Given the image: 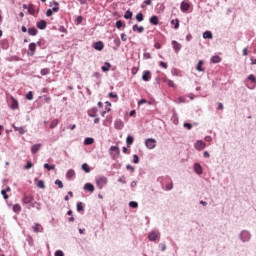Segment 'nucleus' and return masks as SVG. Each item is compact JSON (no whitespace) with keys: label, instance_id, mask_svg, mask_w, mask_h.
I'll return each mask as SVG.
<instances>
[{"label":"nucleus","instance_id":"obj_1","mask_svg":"<svg viewBox=\"0 0 256 256\" xmlns=\"http://www.w3.org/2000/svg\"><path fill=\"white\" fill-rule=\"evenodd\" d=\"M239 239L242 243H249V241H251V232L247 230H242L239 233Z\"/></svg>","mask_w":256,"mask_h":256},{"label":"nucleus","instance_id":"obj_2","mask_svg":"<svg viewBox=\"0 0 256 256\" xmlns=\"http://www.w3.org/2000/svg\"><path fill=\"white\" fill-rule=\"evenodd\" d=\"M110 156L115 161L121 155V149H119V146H111L110 149Z\"/></svg>","mask_w":256,"mask_h":256},{"label":"nucleus","instance_id":"obj_3","mask_svg":"<svg viewBox=\"0 0 256 256\" xmlns=\"http://www.w3.org/2000/svg\"><path fill=\"white\" fill-rule=\"evenodd\" d=\"M107 183H109V180L105 176H98L96 178V185H97L98 189H103V187H105V185H107Z\"/></svg>","mask_w":256,"mask_h":256},{"label":"nucleus","instance_id":"obj_4","mask_svg":"<svg viewBox=\"0 0 256 256\" xmlns=\"http://www.w3.org/2000/svg\"><path fill=\"white\" fill-rule=\"evenodd\" d=\"M160 237H161V232H159V230H152V231L148 234V241L155 242V241H157V239H159Z\"/></svg>","mask_w":256,"mask_h":256},{"label":"nucleus","instance_id":"obj_5","mask_svg":"<svg viewBox=\"0 0 256 256\" xmlns=\"http://www.w3.org/2000/svg\"><path fill=\"white\" fill-rule=\"evenodd\" d=\"M145 145L147 149H155V147H157V140L154 138H147L145 140Z\"/></svg>","mask_w":256,"mask_h":256},{"label":"nucleus","instance_id":"obj_6","mask_svg":"<svg viewBox=\"0 0 256 256\" xmlns=\"http://www.w3.org/2000/svg\"><path fill=\"white\" fill-rule=\"evenodd\" d=\"M205 147H207V144H205V142L203 140H197L194 143V148L196 149V151H203V149H205Z\"/></svg>","mask_w":256,"mask_h":256},{"label":"nucleus","instance_id":"obj_7","mask_svg":"<svg viewBox=\"0 0 256 256\" xmlns=\"http://www.w3.org/2000/svg\"><path fill=\"white\" fill-rule=\"evenodd\" d=\"M193 169L197 175H203V167L199 163H194Z\"/></svg>","mask_w":256,"mask_h":256},{"label":"nucleus","instance_id":"obj_8","mask_svg":"<svg viewBox=\"0 0 256 256\" xmlns=\"http://www.w3.org/2000/svg\"><path fill=\"white\" fill-rule=\"evenodd\" d=\"M10 109H12L13 111H15V109H19V101H17V99H15V97H11V105H10Z\"/></svg>","mask_w":256,"mask_h":256},{"label":"nucleus","instance_id":"obj_9","mask_svg":"<svg viewBox=\"0 0 256 256\" xmlns=\"http://www.w3.org/2000/svg\"><path fill=\"white\" fill-rule=\"evenodd\" d=\"M93 48H94L96 51H103V49L105 48V45L103 44V42L98 41V42H95V43L93 44Z\"/></svg>","mask_w":256,"mask_h":256},{"label":"nucleus","instance_id":"obj_10","mask_svg":"<svg viewBox=\"0 0 256 256\" xmlns=\"http://www.w3.org/2000/svg\"><path fill=\"white\" fill-rule=\"evenodd\" d=\"M36 27H38V29H40L41 31L47 29V21L40 20L39 22L36 23Z\"/></svg>","mask_w":256,"mask_h":256},{"label":"nucleus","instance_id":"obj_11","mask_svg":"<svg viewBox=\"0 0 256 256\" xmlns=\"http://www.w3.org/2000/svg\"><path fill=\"white\" fill-rule=\"evenodd\" d=\"M172 47L175 51V53H179L181 51V44L179 42H177L176 40L172 41Z\"/></svg>","mask_w":256,"mask_h":256},{"label":"nucleus","instance_id":"obj_12","mask_svg":"<svg viewBox=\"0 0 256 256\" xmlns=\"http://www.w3.org/2000/svg\"><path fill=\"white\" fill-rule=\"evenodd\" d=\"M42 144L38 143V144H34L31 147V153L32 155H35L37 152H39L41 150Z\"/></svg>","mask_w":256,"mask_h":256},{"label":"nucleus","instance_id":"obj_13","mask_svg":"<svg viewBox=\"0 0 256 256\" xmlns=\"http://www.w3.org/2000/svg\"><path fill=\"white\" fill-rule=\"evenodd\" d=\"M35 49H37V44L36 43H30L29 44V51L30 53H28V55H30V57H33V55H35Z\"/></svg>","mask_w":256,"mask_h":256},{"label":"nucleus","instance_id":"obj_14","mask_svg":"<svg viewBox=\"0 0 256 256\" xmlns=\"http://www.w3.org/2000/svg\"><path fill=\"white\" fill-rule=\"evenodd\" d=\"M125 126V124L121 121V119H117L115 121L114 127L115 129H117L118 131H121V129H123V127Z\"/></svg>","mask_w":256,"mask_h":256},{"label":"nucleus","instance_id":"obj_15","mask_svg":"<svg viewBox=\"0 0 256 256\" xmlns=\"http://www.w3.org/2000/svg\"><path fill=\"white\" fill-rule=\"evenodd\" d=\"M142 80L143 81H151V71L146 70L144 71L143 75H142Z\"/></svg>","mask_w":256,"mask_h":256},{"label":"nucleus","instance_id":"obj_16","mask_svg":"<svg viewBox=\"0 0 256 256\" xmlns=\"http://www.w3.org/2000/svg\"><path fill=\"white\" fill-rule=\"evenodd\" d=\"M149 22L151 25H159V17H157L156 15L154 16H151L150 19H149Z\"/></svg>","mask_w":256,"mask_h":256},{"label":"nucleus","instance_id":"obj_17","mask_svg":"<svg viewBox=\"0 0 256 256\" xmlns=\"http://www.w3.org/2000/svg\"><path fill=\"white\" fill-rule=\"evenodd\" d=\"M33 201H35V198L33 196H24V198H23V203L25 205H29Z\"/></svg>","mask_w":256,"mask_h":256},{"label":"nucleus","instance_id":"obj_18","mask_svg":"<svg viewBox=\"0 0 256 256\" xmlns=\"http://www.w3.org/2000/svg\"><path fill=\"white\" fill-rule=\"evenodd\" d=\"M84 191H89L90 193H93V191H95V186H93V184L91 183H86L84 185Z\"/></svg>","mask_w":256,"mask_h":256},{"label":"nucleus","instance_id":"obj_19","mask_svg":"<svg viewBox=\"0 0 256 256\" xmlns=\"http://www.w3.org/2000/svg\"><path fill=\"white\" fill-rule=\"evenodd\" d=\"M113 43H114V47H113V50L114 51H117V49H119V47H121V39H119V37H116L114 40H113Z\"/></svg>","mask_w":256,"mask_h":256},{"label":"nucleus","instance_id":"obj_20","mask_svg":"<svg viewBox=\"0 0 256 256\" xmlns=\"http://www.w3.org/2000/svg\"><path fill=\"white\" fill-rule=\"evenodd\" d=\"M50 5H54V7L51 9L52 13H58L59 12V2L52 1V2H50Z\"/></svg>","mask_w":256,"mask_h":256},{"label":"nucleus","instance_id":"obj_21","mask_svg":"<svg viewBox=\"0 0 256 256\" xmlns=\"http://www.w3.org/2000/svg\"><path fill=\"white\" fill-rule=\"evenodd\" d=\"M99 110L97 109V107H93V108H91V109H89L88 110V115L90 116V117H97V112H98Z\"/></svg>","mask_w":256,"mask_h":256},{"label":"nucleus","instance_id":"obj_22","mask_svg":"<svg viewBox=\"0 0 256 256\" xmlns=\"http://www.w3.org/2000/svg\"><path fill=\"white\" fill-rule=\"evenodd\" d=\"M132 31H137L139 33H143L145 31V28L143 26H139L137 24L133 25Z\"/></svg>","mask_w":256,"mask_h":256},{"label":"nucleus","instance_id":"obj_23","mask_svg":"<svg viewBox=\"0 0 256 256\" xmlns=\"http://www.w3.org/2000/svg\"><path fill=\"white\" fill-rule=\"evenodd\" d=\"M109 69H111V63L109 62H105L104 65L101 67V70L103 71V73H107Z\"/></svg>","mask_w":256,"mask_h":256},{"label":"nucleus","instance_id":"obj_24","mask_svg":"<svg viewBox=\"0 0 256 256\" xmlns=\"http://www.w3.org/2000/svg\"><path fill=\"white\" fill-rule=\"evenodd\" d=\"M38 31L35 27L28 28V35H31L32 37H35L37 35Z\"/></svg>","mask_w":256,"mask_h":256},{"label":"nucleus","instance_id":"obj_25","mask_svg":"<svg viewBox=\"0 0 256 256\" xmlns=\"http://www.w3.org/2000/svg\"><path fill=\"white\" fill-rule=\"evenodd\" d=\"M196 71H199L200 73H203V71H205L203 69V60H199L197 65H196Z\"/></svg>","mask_w":256,"mask_h":256},{"label":"nucleus","instance_id":"obj_26","mask_svg":"<svg viewBox=\"0 0 256 256\" xmlns=\"http://www.w3.org/2000/svg\"><path fill=\"white\" fill-rule=\"evenodd\" d=\"M75 177V170L69 169L66 173V179H73Z\"/></svg>","mask_w":256,"mask_h":256},{"label":"nucleus","instance_id":"obj_27","mask_svg":"<svg viewBox=\"0 0 256 256\" xmlns=\"http://www.w3.org/2000/svg\"><path fill=\"white\" fill-rule=\"evenodd\" d=\"M180 9L183 13H186V11L189 9V3L182 2L180 5Z\"/></svg>","mask_w":256,"mask_h":256},{"label":"nucleus","instance_id":"obj_28","mask_svg":"<svg viewBox=\"0 0 256 256\" xmlns=\"http://www.w3.org/2000/svg\"><path fill=\"white\" fill-rule=\"evenodd\" d=\"M203 39H213V32L211 31H205L203 33Z\"/></svg>","mask_w":256,"mask_h":256},{"label":"nucleus","instance_id":"obj_29","mask_svg":"<svg viewBox=\"0 0 256 256\" xmlns=\"http://www.w3.org/2000/svg\"><path fill=\"white\" fill-rule=\"evenodd\" d=\"M93 143H95V139L92 137L85 138L84 140V145H93Z\"/></svg>","mask_w":256,"mask_h":256},{"label":"nucleus","instance_id":"obj_30","mask_svg":"<svg viewBox=\"0 0 256 256\" xmlns=\"http://www.w3.org/2000/svg\"><path fill=\"white\" fill-rule=\"evenodd\" d=\"M134 138L131 135H128L126 138L127 147H131L133 145Z\"/></svg>","mask_w":256,"mask_h":256},{"label":"nucleus","instance_id":"obj_31","mask_svg":"<svg viewBox=\"0 0 256 256\" xmlns=\"http://www.w3.org/2000/svg\"><path fill=\"white\" fill-rule=\"evenodd\" d=\"M32 229L34 231V233H40L41 232V224H35L32 226Z\"/></svg>","mask_w":256,"mask_h":256},{"label":"nucleus","instance_id":"obj_32","mask_svg":"<svg viewBox=\"0 0 256 256\" xmlns=\"http://www.w3.org/2000/svg\"><path fill=\"white\" fill-rule=\"evenodd\" d=\"M44 169H47V171H53L55 170V165L54 164H44Z\"/></svg>","mask_w":256,"mask_h":256},{"label":"nucleus","instance_id":"obj_33","mask_svg":"<svg viewBox=\"0 0 256 256\" xmlns=\"http://www.w3.org/2000/svg\"><path fill=\"white\" fill-rule=\"evenodd\" d=\"M124 19H133V12H131V10H127L124 14Z\"/></svg>","mask_w":256,"mask_h":256},{"label":"nucleus","instance_id":"obj_34","mask_svg":"<svg viewBox=\"0 0 256 256\" xmlns=\"http://www.w3.org/2000/svg\"><path fill=\"white\" fill-rule=\"evenodd\" d=\"M81 167L85 173H91V168H89V165L87 163L82 164Z\"/></svg>","mask_w":256,"mask_h":256},{"label":"nucleus","instance_id":"obj_35","mask_svg":"<svg viewBox=\"0 0 256 256\" xmlns=\"http://www.w3.org/2000/svg\"><path fill=\"white\" fill-rule=\"evenodd\" d=\"M211 63H221V57H219V56H212Z\"/></svg>","mask_w":256,"mask_h":256},{"label":"nucleus","instance_id":"obj_36","mask_svg":"<svg viewBox=\"0 0 256 256\" xmlns=\"http://www.w3.org/2000/svg\"><path fill=\"white\" fill-rule=\"evenodd\" d=\"M57 125H59V120H57V119L52 120V122L50 124V129H55V127H57Z\"/></svg>","mask_w":256,"mask_h":256},{"label":"nucleus","instance_id":"obj_37","mask_svg":"<svg viewBox=\"0 0 256 256\" xmlns=\"http://www.w3.org/2000/svg\"><path fill=\"white\" fill-rule=\"evenodd\" d=\"M121 27H125V22L121 20L116 21V29H121Z\"/></svg>","mask_w":256,"mask_h":256},{"label":"nucleus","instance_id":"obj_38","mask_svg":"<svg viewBox=\"0 0 256 256\" xmlns=\"http://www.w3.org/2000/svg\"><path fill=\"white\" fill-rule=\"evenodd\" d=\"M13 211H14V213H21V205L15 204L13 206Z\"/></svg>","mask_w":256,"mask_h":256},{"label":"nucleus","instance_id":"obj_39","mask_svg":"<svg viewBox=\"0 0 256 256\" xmlns=\"http://www.w3.org/2000/svg\"><path fill=\"white\" fill-rule=\"evenodd\" d=\"M36 185L39 189H45V182L43 180H38Z\"/></svg>","mask_w":256,"mask_h":256},{"label":"nucleus","instance_id":"obj_40","mask_svg":"<svg viewBox=\"0 0 256 256\" xmlns=\"http://www.w3.org/2000/svg\"><path fill=\"white\" fill-rule=\"evenodd\" d=\"M129 207H131L132 209H137V207H139V203H137L136 201H130Z\"/></svg>","mask_w":256,"mask_h":256},{"label":"nucleus","instance_id":"obj_41","mask_svg":"<svg viewBox=\"0 0 256 256\" xmlns=\"http://www.w3.org/2000/svg\"><path fill=\"white\" fill-rule=\"evenodd\" d=\"M144 19V16H143V13L139 12L137 15H136V20L138 21V23H141Z\"/></svg>","mask_w":256,"mask_h":256},{"label":"nucleus","instance_id":"obj_42","mask_svg":"<svg viewBox=\"0 0 256 256\" xmlns=\"http://www.w3.org/2000/svg\"><path fill=\"white\" fill-rule=\"evenodd\" d=\"M183 127H185V129H188V131H191L193 129V125L187 122L183 124Z\"/></svg>","mask_w":256,"mask_h":256},{"label":"nucleus","instance_id":"obj_43","mask_svg":"<svg viewBox=\"0 0 256 256\" xmlns=\"http://www.w3.org/2000/svg\"><path fill=\"white\" fill-rule=\"evenodd\" d=\"M76 207L78 213H81V211H83V202H78Z\"/></svg>","mask_w":256,"mask_h":256},{"label":"nucleus","instance_id":"obj_44","mask_svg":"<svg viewBox=\"0 0 256 256\" xmlns=\"http://www.w3.org/2000/svg\"><path fill=\"white\" fill-rule=\"evenodd\" d=\"M118 183H122V185L127 184V180H125V176H121L118 178Z\"/></svg>","mask_w":256,"mask_h":256},{"label":"nucleus","instance_id":"obj_45","mask_svg":"<svg viewBox=\"0 0 256 256\" xmlns=\"http://www.w3.org/2000/svg\"><path fill=\"white\" fill-rule=\"evenodd\" d=\"M248 81H251V83H256L255 75L253 74L248 75Z\"/></svg>","mask_w":256,"mask_h":256},{"label":"nucleus","instance_id":"obj_46","mask_svg":"<svg viewBox=\"0 0 256 256\" xmlns=\"http://www.w3.org/2000/svg\"><path fill=\"white\" fill-rule=\"evenodd\" d=\"M49 68H43L41 71H40V73H41V75H43V76H45V75H49Z\"/></svg>","mask_w":256,"mask_h":256},{"label":"nucleus","instance_id":"obj_47","mask_svg":"<svg viewBox=\"0 0 256 256\" xmlns=\"http://www.w3.org/2000/svg\"><path fill=\"white\" fill-rule=\"evenodd\" d=\"M171 24L174 25V28L175 29H179V20H172L171 21Z\"/></svg>","mask_w":256,"mask_h":256},{"label":"nucleus","instance_id":"obj_48","mask_svg":"<svg viewBox=\"0 0 256 256\" xmlns=\"http://www.w3.org/2000/svg\"><path fill=\"white\" fill-rule=\"evenodd\" d=\"M26 99L28 100V101H33V92H28L27 94H26Z\"/></svg>","mask_w":256,"mask_h":256},{"label":"nucleus","instance_id":"obj_49","mask_svg":"<svg viewBox=\"0 0 256 256\" xmlns=\"http://www.w3.org/2000/svg\"><path fill=\"white\" fill-rule=\"evenodd\" d=\"M33 167V163L31 161H27L26 165L24 166V169L29 170Z\"/></svg>","mask_w":256,"mask_h":256},{"label":"nucleus","instance_id":"obj_50","mask_svg":"<svg viewBox=\"0 0 256 256\" xmlns=\"http://www.w3.org/2000/svg\"><path fill=\"white\" fill-rule=\"evenodd\" d=\"M55 185H58L59 189H63V182L61 180H55Z\"/></svg>","mask_w":256,"mask_h":256},{"label":"nucleus","instance_id":"obj_51","mask_svg":"<svg viewBox=\"0 0 256 256\" xmlns=\"http://www.w3.org/2000/svg\"><path fill=\"white\" fill-rule=\"evenodd\" d=\"M159 248H160V251H166L167 250V245L165 243H160Z\"/></svg>","mask_w":256,"mask_h":256},{"label":"nucleus","instance_id":"obj_52","mask_svg":"<svg viewBox=\"0 0 256 256\" xmlns=\"http://www.w3.org/2000/svg\"><path fill=\"white\" fill-rule=\"evenodd\" d=\"M1 195L5 200L9 199V195H7V190H1Z\"/></svg>","mask_w":256,"mask_h":256},{"label":"nucleus","instance_id":"obj_53","mask_svg":"<svg viewBox=\"0 0 256 256\" xmlns=\"http://www.w3.org/2000/svg\"><path fill=\"white\" fill-rule=\"evenodd\" d=\"M54 256H65V253H63L62 250H57V251L54 253Z\"/></svg>","mask_w":256,"mask_h":256},{"label":"nucleus","instance_id":"obj_54","mask_svg":"<svg viewBox=\"0 0 256 256\" xmlns=\"http://www.w3.org/2000/svg\"><path fill=\"white\" fill-rule=\"evenodd\" d=\"M167 85H168V87H172V88H175L176 86H175V82H173V80H168L167 81Z\"/></svg>","mask_w":256,"mask_h":256},{"label":"nucleus","instance_id":"obj_55","mask_svg":"<svg viewBox=\"0 0 256 256\" xmlns=\"http://www.w3.org/2000/svg\"><path fill=\"white\" fill-rule=\"evenodd\" d=\"M126 169H128V171H131L132 173L135 172V168L133 166H131V164H127Z\"/></svg>","mask_w":256,"mask_h":256},{"label":"nucleus","instance_id":"obj_56","mask_svg":"<svg viewBox=\"0 0 256 256\" xmlns=\"http://www.w3.org/2000/svg\"><path fill=\"white\" fill-rule=\"evenodd\" d=\"M133 163L135 164L139 163V156L137 154L133 155Z\"/></svg>","mask_w":256,"mask_h":256},{"label":"nucleus","instance_id":"obj_57","mask_svg":"<svg viewBox=\"0 0 256 256\" xmlns=\"http://www.w3.org/2000/svg\"><path fill=\"white\" fill-rule=\"evenodd\" d=\"M76 22L78 25H81V23H83V16H78Z\"/></svg>","mask_w":256,"mask_h":256},{"label":"nucleus","instance_id":"obj_58","mask_svg":"<svg viewBox=\"0 0 256 256\" xmlns=\"http://www.w3.org/2000/svg\"><path fill=\"white\" fill-rule=\"evenodd\" d=\"M38 211H41V203L35 201V207Z\"/></svg>","mask_w":256,"mask_h":256},{"label":"nucleus","instance_id":"obj_59","mask_svg":"<svg viewBox=\"0 0 256 256\" xmlns=\"http://www.w3.org/2000/svg\"><path fill=\"white\" fill-rule=\"evenodd\" d=\"M173 189V183L166 185V191H171Z\"/></svg>","mask_w":256,"mask_h":256},{"label":"nucleus","instance_id":"obj_60","mask_svg":"<svg viewBox=\"0 0 256 256\" xmlns=\"http://www.w3.org/2000/svg\"><path fill=\"white\" fill-rule=\"evenodd\" d=\"M51 15H53V10L48 9V10L46 11V17H51Z\"/></svg>","mask_w":256,"mask_h":256},{"label":"nucleus","instance_id":"obj_61","mask_svg":"<svg viewBox=\"0 0 256 256\" xmlns=\"http://www.w3.org/2000/svg\"><path fill=\"white\" fill-rule=\"evenodd\" d=\"M203 157H204L205 159H209V157H211V154H209L208 151H205V152L203 153Z\"/></svg>","mask_w":256,"mask_h":256},{"label":"nucleus","instance_id":"obj_62","mask_svg":"<svg viewBox=\"0 0 256 256\" xmlns=\"http://www.w3.org/2000/svg\"><path fill=\"white\" fill-rule=\"evenodd\" d=\"M109 97H110L111 99H117V94H116V93H113V92H110V93H109Z\"/></svg>","mask_w":256,"mask_h":256},{"label":"nucleus","instance_id":"obj_63","mask_svg":"<svg viewBox=\"0 0 256 256\" xmlns=\"http://www.w3.org/2000/svg\"><path fill=\"white\" fill-rule=\"evenodd\" d=\"M144 57H145V59H151V53L145 52Z\"/></svg>","mask_w":256,"mask_h":256},{"label":"nucleus","instance_id":"obj_64","mask_svg":"<svg viewBox=\"0 0 256 256\" xmlns=\"http://www.w3.org/2000/svg\"><path fill=\"white\" fill-rule=\"evenodd\" d=\"M121 39H122V41H127V34L122 33L121 34Z\"/></svg>","mask_w":256,"mask_h":256}]
</instances>
